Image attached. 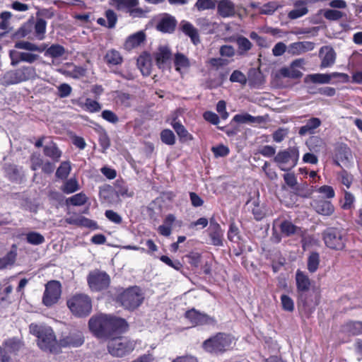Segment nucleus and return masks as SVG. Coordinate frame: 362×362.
<instances>
[{
  "label": "nucleus",
  "instance_id": "1",
  "mask_svg": "<svg viewBox=\"0 0 362 362\" xmlns=\"http://www.w3.org/2000/svg\"><path fill=\"white\" fill-rule=\"evenodd\" d=\"M30 332L37 337L39 347L52 353L58 352V344L52 329L42 325L32 323L29 326Z\"/></svg>",
  "mask_w": 362,
  "mask_h": 362
},
{
  "label": "nucleus",
  "instance_id": "2",
  "mask_svg": "<svg viewBox=\"0 0 362 362\" xmlns=\"http://www.w3.org/2000/svg\"><path fill=\"white\" fill-rule=\"evenodd\" d=\"M296 281L298 293V305L304 309H311L317 305V300H314L310 296V280L300 270L296 273Z\"/></svg>",
  "mask_w": 362,
  "mask_h": 362
},
{
  "label": "nucleus",
  "instance_id": "3",
  "mask_svg": "<svg viewBox=\"0 0 362 362\" xmlns=\"http://www.w3.org/2000/svg\"><path fill=\"white\" fill-rule=\"evenodd\" d=\"M234 339L230 334L219 332L203 342L205 351L214 354H221L232 347Z\"/></svg>",
  "mask_w": 362,
  "mask_h": 362
},
{
  "label": "nucleus",
  "instance_id": "4",
  "mask_svg": "<svg viewBox=\"0 0 362 362\" xmlns=\"http://www.w3.org/2000/svg\"><path fill=\"white\" fill-rule=\"evenodd\" d=\"M36 76L34 67L23 66L20 69L6 71L1 78V83L6 86L17 84L35 78Z\"/></svg>",
  "mask_w": 362,
  "mask_h": 362
},
{
  "label": "nucleus",
  "instance_id": "5",
  "mask_svg": "<svg viewBox=\"0 0 362 362\" xmlns=\"http://www.w3.org/2000/svg\"><path fill=\"white\" fill-rule=\"evenodd\" d=\"M67 306L77 317H86L92 310L90 298L84 293H76L67 300Z\"/></svg>",
  "mask_w": 362,
  "mask_h": 362
},
{
  "label": "nucleus",
  "instance_id": "6",
  "mask_svg": "<svg viewBox=\"0 0 362 362\" xmlns=\"http://www.w3.org/2000/svg\"><path fill=\"white\" fill-rule=\"evenodd\" d=\"M144 299V294L138 286L130 287L117 296V301L127 310L136 309L142 303Z\"/></svg>",
  "mask_w": 362,
  "mask_h": 362
},
{
  "label": "nucleus",
  "instance_id": "7",
  "mask_svg": "<svg viewBox=\"0 0 362 362\" xmlns=\"http://www.w3.org/2000/svg\"><path fill=\"white\" fill-rule=\"evenodd\" d=\"M88 325L90 331L98 338H107L112 335L109 315L92 317L89 320Z\"/></svg>",
  "mask_w": 362,
  "mask_h": 362
},
{
  "label": "nucleus",
  "instance_id": "8",
  "mask_svg": "<svg viewBox=\"0 0 362 362\" xmlns=\"http://www.w3.org/2000/svg\"><path fill=\"white\" fill-rule=\"evenodd\" d=\"M298 158V149L297 147L293 146L284 151H280L274 160L279 165L281 170L287 171L296 165Z\"/></svg>",
  "mask_w": 362,
  "mask_h": 362
},
{
  "label": "nucleus",
  "instance_id": "9",
  "mask_svg": "<svg viewBox=\"0 0 362 362\" xmlns=\"http://www.w3.org/2000/svg\"><path fill=\"white\" fill-rule=\"evenodd\" d=\"M107 349L111 355L122 357L134 349V344L123 337H114L108 341Z\"/></svg>",
  "mask_w": 362,
  "mask_h": 362
},
{
  "label": "nucleus",
  "instance_id": "10",
  "mask_svg": "<svg viewBox=\"0 0 362 362\" xmlns=\"http://www.w3.org/2000/svg\"><path fill=\"white\" fill-rule=\"evenodd\" d=\"M325 245L333 250H342L345 247V236L343 232L335 228H327L323 233Z\"/></svg>",
  "mask_w": 362,
  "mask_h": 362
},
{
  "label": "nucleus",
  "instance_id": "11",
  "mask_svg": "<svg viewBox=\"0 0 362 362\" xmlns=\"http://www.w3.org/2000/svg\"><path fill=\"white\" fill-rule=\"evenodd\" d=\"M87 281L92 291H99L109 286L110 279L106 272L95 269L88 274Z\"/></svg>",
  "mask_w": 362,
  "mask_h": 362
},
{
  "label": "nucleus",
  "instance_id": "12",
  "mask_svg": "<svg viewBox=\"0 0 362 362\" xmlns=\"http://www.w3.org/2000/svg\"><path fill=\"white\" fill-rule=\"evenodd\" d=\"M62 293V286L59 281L52 280L45 284V290L42 296V303L47 307L57 303Z\"/></svg>",
  "mask_w": 362,
  "mask_h": 362
},
{
  "label": "nucleus",
  "instance_id": "13",
  "mask_svg": "<svg viewBox=\"0 0 362 362\" xmlns=\"http://www.w3.org/2000/svg\"><path fill=\"white\" fill-rule=\"evenodd\" d=\"M3 344V351H1L2 362H11L12 356H16L23 346L21 341L16 338L8 339Z\"/></svg>",
  "mask_w": 362,
  "mask_h": 362
},
{
  "label": "nucleus",
  "instance_id": "14",
  "mask_svg": "<svg viewBox=\"0 0 362 362\" xmlns=\"http://www.w3.org/2000/svg\"><path fill=\"white\" fill-rule=\"evenodd\" d=\"M9 57L11 59V65L13 66H17L21 62L32 64L40 57L39 55L36 54L18 52L15 49L10 50Z\"/></svg>",
  "mask_w": 362,
  "mask_h": 362
},
{
  "label": "nucleus",
  "instance_id": "15",
  "mask_svg": "<svg viewBox=\"0 0 362 362\" xmlns=\"http://www.w3.org/2000/svg\"><path fill=\"white\" fill-rule=\"evenodd\" d=\"M208 231L211 243L214 246H223V232L214 218L210 219Z\"/></svg>",
  "mask_w": 362,
  "mask_h": 362
},
{
  "label": "nucleus",
  "instance_id": "16",
  "mask_svg": "<svg viewBox=\"0 0 362 362\" xmlns=\"http://www.w3.org/2000/svg\"><path fill=\"white\" fill-rule=\"evenodd\" d=\"M83 341V337L81 332H72L59 339L58 349L61 347H78L82 345Z\"/></svg>",
  "mask_w": 362,
  "mask_h": 362
},
{
  "label": "nucleus",
  "instance_id": "17",
  "mask_svg": "<svg viewBox=\"0 0 362 362\" xmlns=\"http://www.w3.org/2000/svg\"><path fill=\"white\" fill-rule=\"evenodd\" d=\"M185 317L194 325H211L216 322L213 317L194 309L186 312Z\"/></svg>",
  "mask_w": 362,
  "mask_h": 362
},
{
  "label": "nucleus",
  "instance_id": "18",
  "mask_svg": "<svg viewBox=\"0 0 362 362\" xmlns=\"http://www.w3.org/2000/svg\"><path fill=\"white\" fill-rule=\"evenodd\" d=\"M314 47L315 44L312 42H296L288 45L287 52L293 56L300 55L307 52L312 51Z\"/></svg>",
  "mask_w": 362,
  "mask_h": 362
},
{
  "label": "nucleus",
  "instance_id": "19",
  "mask_svg": "<svg viewBox=\"0 0 362 362\" xmlns=\"http://www.w3.org/2000/svg\"><path fill=\"white\" fill-rule=\"evenodd\" d=\"M319 54L322 59L320 64L322 68L329 67L334 64L336 59V53L331 47H322L320 49Z\"/></svg>",
  "mask_w": 362,
  "mask_h": 362
},
{
  "label": "nucleus",
  "instance_id": "20",
  "mask_svg": "<svg viewBox=\"0 0 362 362\" xmlns=\"http://www.w3.org/2000/svg\"><path fill=\"white\" fill-rule=\"evenodd\" d=\"M170 49L166 46H160L154 53L156 65L159 69H165L168 62L171 59Z\"/></svg>",
  "mask_w": 362,
  "mask_h": 362
},
{
  "label": "nucleus",
  "instance_id": "21",
  "mask_svg": "<svg viewBox=\"0 0 362 362\" xmlns=\"http://www.w3.org/2000/svg\"><path fill=\"white\" fill-rule=\"evenodd\" d=\"M217 13L222 18L233 17L235 13V6L230 0H221L217 4Z\"/></svg>",
  "mask_w": 362,
  "mask_h": 362
},
{
  "label": "nucleus",
  "instance_id": "22",
  "mask_svg": "<svg viewBox=\"0 0 362 362\" xmlns=\"http://www.w3.org/2000/svg\"><path fill=\"white\" fill-rule=\"evenodd\" d=\"M336 156L337 160L335 163L338 166L342 167L341 164L346 168L350 166L353 157L350 148L346 145L341 146L338 148Z\"/></svg>",
  "mask_w": 362,
  "mask_h": 362
},
{
  "label": "nucleus",
  "instance_id": "23",
  "mask_svg": "<svg viewBox=\"0 0 362 362\" xmlns=\"http://www.w3.org/2000/svg\"><path fill=\"white\" fill-rule=\"evenodd\" d=\"M339 74L333 73L332 74H308L304 78V82L305 83H329L332 77L336 76Z\"/></svg>",
  "mask_w": 362,
  "mask_h": 362
},
{
  "label": "nucleus",
  "instance_id": "24",
  "mask_svg": "<svg viewBox=\"0 0 362 362\" xmlns=\"http://www.w3.org/2000/svg\"><path fill=\"white\" fill-rule=\"evenodd\" d=\"M313 206L317 213L323 216H330L334 211V206L327 200L314 201Z\"/></svg>",
  "mask_w": 362,
  "mask_h": 362
},
{
  "label": "nucleus",
  "instance_id": "25",
  "mask_svg": "<svg viewBox=\"0 0 362 362\" xmlns=\"http://www.w3.org/2000/svg\"><path fill=\"white\" fill-rule=\"evenodd\" d=\"M17 247L13 245L11 249L2 257H0V269L13 266L17 257Z\"/></svg>",
  "mask_w": 362,
  "mask_h": 362
},
{
  "label": "nucleus",
  "instance_id": "26",
  "mask_svg": "<svg viewBox=\"0 0 362 362\" xmlns=\"http://www.w3.org/2000/svg\"><path fill=\"white\" fill-rule=\"evenodd\" d=\"M321 125V120L317 117H312L306 121L305 124L300 127L298 134L300 136L313 134L315 131Z\"/></svg>",
  "mask_w": 362,
  "mask_h": 362
},
{
  "label": "nucleus",
  "instance_id": "27",
  "mask_svg": "<svg viewBox=\"0 0 362 362\" xmlns=\"http://www.w3.org/2000/svg\"><path fill=\"white\" fill-rule=\"evenodd\" d=\"M281 235L286 237L293 235H302L301 228L295 226L289 221H284L279 225Z\"/></svg>",
  "mask_w": 362,
  "mask_h": 362
},
{
  "label": "nucleus",
  "instance_id": "28",
  "mask_svg": "<svg viewBox=\"0 0 362 362\" xmlns=\"http://www.w3.org/2000/svg\"><path fill=\"white\" fill-rule=\"evenodd\" d=\"M137 65L144 76H148L151 72V59L148 54H141L137 59Z\"/></svg>",
  "mask_w": 362,
  "mask_h": 362
},
{
  "label": "nucleus",
  "instance_id": "29",
  "mask_svg": "<svg viewBox=\"0 0 362 362\" xmlns=\"http://www.w3.org/2000/svg\"><path fill=\"white\" fill-rule=\"evenodd\" d=\"M247 204L252 206V213L257 221H261L268 214V210L265 206L264 204L260 205L258 200L247 201Z\"/></svg>",
  "mask_w": 362,
  "mask_h": 362
},
{
  "label": "nucleus",
  "instance_id": "30",
  "mask_svg": "<svg viewBox=\"0 0 362 362\" xmlns=\"http://www.w3.org/2000/svg\"><path fill=\"white\" fill-rule=\"evenodd\" d=\"M112 334L115 332H123L128 327L127 322L124 319L109 315Z\"/></svg>",
  "mask_w": 362,
  "mask_h": 362
},
{
  "label": "nucleus",
  "instance_id": "31",
  "mask_svg": "<svg viewBox=\"0 0 362 362\" xmlns=\"http://www.w3.org/2000/svg\"><path fill=\"white\" fill-rule=\"evenodd\" d=\"M104 61L108 66H116L122 63L123 58L119 52L112 49L107 51Z\"/></svg>",
  "mask_w": 362,
  "mask_h": 362
},
{
  "label": "nucleus",
  "instance_id": "32",
  "mask_svg": "<svg viewBox=\"0 0 362 362\" xmlns=\"http://www.w3.org/2000/svg\"><path fill=\"white\" fill-rule=\"evenodd\" d=\"M344 333L351 335H358L362 334V322L349 321L346 322L341 327Z\"/></svg>",
  "mask_w": 362,
  "mask_h": 362
},
{
  "label": "nucleus",
  "instance_id": "33",
  "mask_svg": "<svg viewBox=\"0 0 362 362\" xmlns=\"http://www.w3.org/2000/svg\"><path fill=\"white\" fill-rule=\"evenodd\" d=\"M182 30L183 33L188 35L192 42L197 45L200 42L197 30L189 22H182Z\"/></svg>",
  "mask_w": 362,
  "mask_h": 362
},
{
  "label": "nucleus",
  "instance_id": "34",
  "mask_svg": "<svg viewBox=\"0 0 362 362\" xmlns=\"http://www.w3.org/2000/svg\"><path fill=\"white\" fill-rule=\"evenodd\" d=\"M176 21L170 16H167L160 20L157 28L163 33H172L175 28Z\"/></svg>",
  "mask_w": 362,
  "mask_h": 362
},
{
  "label": "nucleus",
  "instance_id": "35",
  "mask_svg": "<svg viewBox=\"0 0 362 362\" xmlns=\"http://www.w3.org/2000/svg\"><path fill=\"white\" fill-rule=\"evenodd\" d=\"M43 151H44V154L46 156L50 158L52 160H54L55 162L59 161V160L62 156L61 151L58 148L57 145L53 142H51L49 144L45 146L44 148H43Z\"/></svg>",
  "mask_w": 362,
  "mask_h": 362
},
{
  "label": "nucleus",
  "instance_id": "36",
  "mask_svg": "<svg viewBox=\"0 0 362 362\" xmlns=\"http://www.w3.org/2000/svg\"><path fill=\"white\" fill-rule=\"evenodd\" d=\"M303 5V1L296 2L295 4L296 8L288 13V18L290 19H297L307 14L308 12V9Z\"/></svg>",
  "mask_w": 362,
  "mask_h": 362
},
{
  "label": "nucleus",
  "instance_id": "37",
  "mask_svg": "<svg viewBox=\"0 0 362 362\" xmlns=\"http://www.w3.org/2000/svg\"><path fill=\"white\" fill-rule=\"evenodd\" d=\"M240 55L245 54L251 49L252 45L251 42L244 36H238L235 40Z\"/></svg>",
  "mask_w": 362,
  "mask_h": 362
},
{
  "label": "nucleus",
  "instance_id": "38",
  "mask_svg": "<svg viewBox=\"0 0 362 362\" xmlns=\"http://www.w3.org/2000/svg\"><path fill=\"white\" fill-rule=\"evenodd\" d=\"M25 240L33 245H39L45 243V237L40 233L35 231L28 232L25 234Z\"/></svg>",
  "mask_w": 362,
  "mask_h": 362
},
{
  "label": "nucleus",
  "instance_id": "39",
  "mask_svg": "<svg viewBox=\"0 0 362 362\" xmlns=\"http://www.w3.org/2000/svg\"><path fill=\"white\" fill-rule=\"evenodd\" d=\"M144 40V33L143 32H138L128 37L126 41V46L128 48H134L139 46Z\"/></svg>",
  "mask_w": 362,
  "mask_h": 362
},
{
  "label": "nucleus",
  "instance_id": "40",
  "mask_svg": "<svg viewBox=\"0 0 362 362\" xmlns=\"http://www.w3.org/2000/svg\"><path fill=\"white\" fill-rule=\"evenodd\" d=\"M66 52L64 47L58 44L52 45L45 51V55L52 58H58L62 57Z\"/></svg>",
  "mask_w": 362,
  "mask_h": 362
},
{
  "label": "nucleus",
  "instance_id": "41",
  "mask_svg": "<svg viewBox=\"0 0 362 362\" xmlns=\"http://www.w3.org/2000/svg\"><path fill=\"white\" fill-rule=\"evenodd\" d=\"M174 64L177 71H180L181 68L187 69L190 66L189 59L182 53H177L175 55Z\"/></svg>",
  "mask_w": 362,
  "mask_h": 362
},
{
  "label": "nucleus",
  "instance_id": "42",
  "mask_svg": "<svg viewBox=\"0 0 362 362\" xmlns=\"http://www.w3.org/2000/svg\"><path fill=\"white\" fill-rule=\"evenodd\" d=\"M47 22L43 18H37L35 24V32L36 37L42 40L45 38Z\"/></svg>",
  "mask_w": 362,
  "mask_h": 362
},
{
  "label": "nucleus",
  "instance_id": "43",
  "mask_svg": "<svg viewBox=\"0 0 362 362\" xmlns=\"http://www.w3.org/2000/svg\"><path fill=\"white\" fill-rule=\"evenodd\" d=\"M320 264V256L317 252H312L308 258V269L310 272L314 273L317 271Z\"/></svg>",
  "mask_w": 362,
  "mask_h": 362
},
{
  "label": "nucleus",
  "instance_id": "44",
  "mask_svg": "<svg viewBox=\"0 0 362 362\" xmlns=\"http://www.w3.org/2000/svg\"><path fill=\"white\" fill-rule=\"evenodd\" d=\"M78 189V183L75 178L67 180L62 187V190L66 194L74 193Z\"/></svg>",
  "mask_w": 362,
  "mask_h": 362
},
{
  "label": "nucleus",
  "instance_id": "45",
  "mask_svg": "<svg viewBox=\"0 0 362 362\" xmlns=\"http://www.w3.org/2000/svg\"><path fill=\"white\" fill-rule=\"evenodd\" d=\"M71 164L69 161H64L61 163L56 171V176L60 179H66L71 171Z\"/></svg>",
  "mask_w": 362,
  "mask_h": 362
},
{
  "label": "nucleus",
  "instance_id": "46",
  "mask_svg": "<svg viewBox=\"0 0 362 362\" xmlns=\"http://www.w3.org/2000/svg\"><path fill=\"white\" fill-rule=\"evenodd\" d=\"M216 0H197L194 7L199 11L214 9L216 7Z\"/></svg>",
  "mask_w": 362,
  "mask_h": 362
},
{
  "label": "nucleus",
  "instance_id": "47",
  "mask_svg": "<svg viewBox=\"0 0 362 362\" xmlns=\"http://www.w3.org/2000/svg\"><path fill=\"white\" fill-rule=\"evenodd\" d=\"M173 127L177 135L180 136V139H183L185 141L192 139V136L188 133L185 127L180 122H174L173 124Z\"/></svg>",
  "mask_w": 362,
  "mask_h": 362
},
{
  "label": "nucleus",
  "instance_id": "48",
  "mask_svg": "<svg viewBox=\"0 0 362 362\" xmlns=\"http://www.w3.org/2000/svg\"><path fill=\"white\" fill-rule=\"evenodd\" d=\"M87 200V196L83 192H80L69 197L66 202L73 206H82Z\"/></svg>",
  "mask_w": 362,
  "mask_h": 362
},
{
  "label": "nucleus",
  "instance_id": "49",
  "mask_svg": "<svg viewBox=\"0 0 362 362\" xmlns=\"http://www.w3.org/2000/svg\"><path fill=\"white\" fill-rule=\"evenodd\" d=\"M233 119L235 122L242 124L255 123L259 121L257 117H255L247 113L235 115Z\"/></svg>",
  "mask_w": 362,
  "mask_h": 362
},
{
  "label": "nucleus",
  "instance_id": "50",
  "mask_svg": "<svg viewBox=\"0 0 362 362\" xmlns=\"http://www.w3.org/2000/svg\"><path fill=\"white\" fill-rule=\"evenodd\" d=\"M161 141L167 145H173L175 142L174 133L170 129H164L160 133Z\"/></svg>",
  "mask_w": 362,
  "mask_h": 362
},
{
  "label": "nucleus",
  "instance_id": "51",
  "mask_svg": "<svg viewBox=\"0 0 362 362\" xmlns=\"http://www.w3.org/2000/svg\"><path fill=\"white\" fill-rule=\"evenodd\" d=\"M117 8L119 10L129 8L136 6L138 4V0H115Z\"/></svg>",
  "mask_w": 362,
  "mask_h": 362
},
{
  "label": "nucleus",
  "instance_id": "52",
  "mask_svg": "<svg viewBox=\"0 0 362 362\" xmlns=\"http://www.w3.org/2000/svg\"><path fill=\"white\" fill-rule=\"evenodd\" d=\"M228 238L229 240L234 243H238L240 240L239 229L235 223H231L230 224L228 232Z\"/></svg>",
  "mask_w": 362,
  "mask_h": 362
},
{
  "label": "nucleus",
  "instance_id": "53",
  "mask_svg": "<svg viewBox=\"0 0 362 362\" xmlns=\"http://www.w3.org/2000/svg\"><path fill=\"white\" fill-rule=\"evenodd\" d=\"M344 16V13L337 10L328 9L324 13V17L329 21H337Z\"/></svg>",
  "mask_w": 362,
  "mask_h": 362
},
{
  "label": "nucleus",
  "instance_id": "54",
  "mask_svg": "<svg viewBox=\"0 0 362 362\" xmlns=\"http://www.w3.org/2000/svg\"><path fill=\"white\" fill-rule=\"evenodd\" d=\"M160 259L164 262L165 264H166L167 265H168L169 267L175 269V270L177 271H180L181 270V269L182 268V264H181V262L176 259V260H172L170 259L168 256H165V255H163L160 257Z\"/></svg>",
  "mask_w": 362,
  "mask_h": 362
},
{
  "label": "nucleus",
  "instance_id": "55",
  "mask_svg": "<svg viewBox=\"0 0 362 362\" xmlns=\"http://www.w3.org/2000/svg\"><path fill=\"white\" fill-rule=\"evenodd\" d=\"M283 76L289 77L291 78H299L302 76L303 74L299 70L296 69L293 67L290 66L289 69H284L281 70Z\"/></svg>",
  "mask_w": 362,
  "mask_h": 362
},
{
  "label": "nucleus",
  "instance_id": "56",
  "mask_svg": "<svg viewBox=\"0 0 362 362\" xmlns=\"http://www.w3.org/2000/svg\"><path fill=\"white\" fill-rule=\"evenodd\" d=\"M230 81L231 82H238L241 84H245L247 83L246 76L240 71H234L230 76Z\"/></svg>",
  "mask_w": 362,
  "mask_h": 362
},
{
  "label": "nucleus",
  "instance_id": "57",
  "mask_svg": "<svg viewBox=\"0 0 362 362\" xmlns=\"http://www.w3.org/2000/svg\"><path fill=\"white\" fill-rule=\"evenodd\" d=\"M276 6L273 2H269L259 7V11L261 14L272 15L276 10Z\"/></svg>",
  "mask_w": 362,
  "mask_h": 362
},
{
  "label": "nucleus",
  "instance_id": "58",
  "mask_svg": "<svg viewBox=\"0 0 362 362\" xmlns=\"http://www.w3.org/2000/svg\"><path fill=\"white\" fill-rule=\"evenodd\" d=\"M282 307L285 310L291 312L294 309V303L293 300L287 295L281 296Z\"/></svg>",
  "mask_w": 362,
  "mask_h": 362
},
{
  "label": "nucleus",
  "instance_id": "59",
  "mask_svg": "<svg viewBox=\"0 0 362 362\" xmlns=\"http://www.w3.org/2000/svg\"><path fill=\"white\" fill-rule=\"evenodd\" d=\"M31 161V169L33 170H37L40 167H42L43 164V160L38 153H33L30 157Z\"/></svg>",
  "mask_w": 362,
  "mask_h": 362
},
{
  "label": "nucleus",
  "instance_id": "60",
  "mask_svg": "<svg viewBox=\"0 0 362 362\" xmlns=\"http://www.w3.org/2000/svg\"><path fill=\"white\" fill-rule=\"evenodd\" d=\"M86 108L91 112H98L100 109V105L95 100L87 98L85 102Z\"/></svg>",
  "mask_w": 362,
  "mask_h": 362
},
{
  "label": "nucleus",
  "instance_id": "61",
  "mask_svg": "<svg viewBox=\"0 0 362 362\" xmlns=\"http://www.w3.org/2000/svg\"><path fill=\"white\" fill-rule=\"evenodd\" d=\"M339 175L341 177L342 184L344 185L347 188H349L353 181L352 175L344 170H342L339 173Z\"/></svg>",
  "mask_w": 362,
  "mask_h": 362
},
{
  "label": "nucleus",
  "instance_id": "62",
  "mask_svg": "<svg viewBox=\"0 0 362 362\" xmlns=\"http://www.w3.org/2000/svg\"><path fill=\"white\" fill-rule=\"evenodd\" d=\"M212 151L216 157H224L229 153L228 148L223 145L213 147Z\"/></svg>",
  "mask_w": 362,
  "mask_h": 362
},
{
  "label": "nucleus",
  "instance_id": "63",
  "mask_svg": "<svg viewBox=\"0 0 362 362\" xmlns=\"http://www.w3.org/2000/svg\"><path fill=\"white\" fill-rule=\"evenodd\" d=\"M105 214L107 218L115 223L119 224L122 221L121 216L112 210H107Z\"/></svg>",
  "mask_w": 362,
  "mask_h": 362
},
{
  "label": "nucleus",
  "instance_id": "64",
  "mask_svg": "<svg viewBox=\"0 0 362 362\" xmlns=\"http://www.w3.org/2000/svg\"><path fill=\"white\" fill-rule=\"evenodd\" d=\"M102 117L104 119L115 124L119 121L118 117L111 110H104L102 112Z\"/></svg>",
  "mask_w": 362,
  "mask_h": 362
}]
</instances>
